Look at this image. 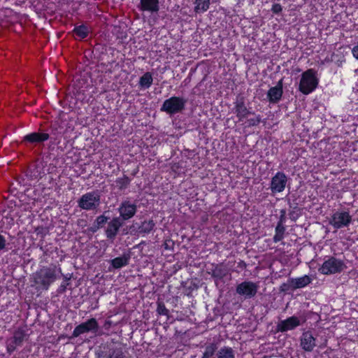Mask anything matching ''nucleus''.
<instances>
[{"mask_svg": "<svg viewBox=\"0 0 358 358\" xmlns=\"http://www.w3.org/2000/svg\"><path fill=\"white\" fill-rule=\"evenodd\" d=\"M62 275L59 267L52 265L48 267H43L34 275V282L43 288L48 289L49 286Z\"/></svg>", "mask_w": 358, "mask_h": 358, "instance_id": "f257e3e1", "label": "nucleus"}, {"mask_svg": "<svg viewBox=\"0 0 358 358\" xmlns=\"http://www.w3.org/2000/svg\"><path fill=\"white\" fill-rule=\"evenodd\" d=\"M319 78L317 72L313 69L304 71L301 76L299 85V90L303 94L308 95L312 93L317 87Z\"/></svg>", "mask_w": 358, "mask_h": 358, "instance_id": "f03ea898", "label": "nucleus"}, {"mask_svg": "<svg viewBox=\"0 0 358 358\" xmlns=\"http://www.w3.org/2000/svg\"><path fill=\"white\" fill-rule=\"evenodd\" d=\"M100 199L98 192H87L78 200V206L85 210H95L100 205Z\"/></svg>", "mask_w": 358, "mask_h": 358, "instance_id": "7ed1b4c3", "label": "nucleus"}, {"mask_svg": "<svg viewBox=\"0 0 358 358\" xmlns=\"http://www.w3.org/2000/svg\"><path fill=\"white\" fill-rule=\"evenodd\" d=\"M352 222V217L348 211L337 210L334 212L330 219L329 224L335 229L348 227Z\"/></svg>", "mask_w": 358, "mask_h": 358, "instance_id": "20e7f679", "label": "nucleus"}, {"mask_svg": "<svg viewBox=\"0 0 358 358\" xmlns=\"http://www.w3.org/2000/svg\"><path fill=\"white\" fill-rule=\"evenodd\" d=\"M345 268V265L342 260L330 257L323 262L319 271L324 275H330L341 273Z\"/></svg>", "mask_w": 358, "mask_h": 358, "instance_id": "39448f33", "label": "nucleus"}, {"mask_svg": "<svg viewBox=\"0 0 358 358\" xmlns=\"http://www.w3.org/2000/svg\"><path fill=\"white\" fill-rule=\"evenodd\" d=\"M185 103L186 101L183 98L172 96L164 101L161 110L170 115L176 114L184 109Z\"/></svg>", "mask_w": 358, "mask_h": 358, "instance_id": "423d86ee", "label": "nucleus"}, {"mask_svg": "<svg viewBox=\"0 0 358 358\" xmlns=\"http://www.w3.org/2000/svg\"><path fill=\"white\" fill-rule=\"evenodd\" d=\"M259 289V285L252 281H243L236 287V293L245 299L255 297Z\"/></svg>", "mask_w": 358, "mask_h": 358, "instance_id": "0eeeda50", "label": "nucleus"}, {"mask_svg": "<svg viewBox=\"0 0 358 358\" xmlns=\"http://www.w3.org/2000/svg\"><path fill=\"white\" fill-rule=\"evenodd\" d=\"M287 183V177L283 172H277L271 178L270 188L273 194L283 192Z\"/></svg>", "mask_w": 358, "mask_h": 358, "instance_id": "6e6552de", "label": "nucleus"}, {"mask_svg": "<svg viewBox=\"0 0 358 358\" xmlns=\"http://www.w3.org/2000/svg\"><path fill=\"white\" fill-rule=\"evenodd\" d=\"M98 327L99 325L96 319L91 318L85 322L77 326L73 331V336L78 337L80 335L89 331H96L98 329Z\"/></svg>", "mask_w": 358, "mask_h": 358, "instance_id": "1a4fd4ad", "label": "nucleus"}, {"mask_svg": "<svg viewBox=\"0 0 358 358\" xmlns=\"http://www.w3.org/2000/svg\"><path fill=\"white\" fill-rule=\"evenodd\" d=\"M25 334L24 330L18 329L15 333L12 338H9L6 341V348L9 353L13 352L15 350L17 346L22 345Z\"/></svg>", "mask_w": 358, "mask_h": 358, "instance_id": "9d476101", "label": "nucleus"}, {"mask_svg": "<svg viewBox=\"0 0 358 358\" xmlns=\"http://www.w3.org/2000/svg\"><path fill=\"white\" fill-rule=\"evenodd\" d=\"M300 345L304 351L312 352L316 346V338L311 331H305L301 336Z\"/></svg>", "mask_w": 358, "mask_h": 358, "instance_id": "9b49d317", "label": "nucleus"}, {"mask_svg": "<svg viewBox=\"0 0 358 358\" xmlns=\"http://www.w3.org/2000/svg\"><path fill=\"white\" fill-rule=\"evenodd\" d=\"M300 324V320L296 316H292L286 320L280 321L277 325V330L280 332H285L295 329Z\"/></svg>", "mask_w": 358, "mask_h": 358, "instance_id": "f8f14e48", "label": "nucleus"}, {"mask_svg": "<svg viewBox=\"0 0 358 358\" xmlns=\"http://www.w3.org/2000/svg\"><path fill=\"white\" fill-rule=\"evenodd\" d=\"M120 217L124 220L131 218L136 213V206L129 201H124L118 208Z\"/></svg>", "mask_w": 358, "mask_h": 358, "instance_id": "ddd939ff", "label": "nucleus"}, {"mask_svg": "<svg viewBox=\"0 0 358 358\" xmlns=\"http://www.w3.org/2000/svg\"><path fill=\"white\" fill-rule=\"evenodd\" d=\"M49 134L43 132H33L24 136L23 141L30 143H42L49 138Z\"/></svg>", "mask_w": 358, "mask_h": 358, "instance_id": "4468645a", "label": "nucleus"}, {"mask_svg": "<svg viewBox=\"0 0 358 358\" xmlns=\"http://www.w3.org/2000/svg\"><path fill=\"white\" fill-rule=\"evenodd\" d=\"M282 95V81L280 80L278 84L269 89L267 93V97L271 103L278 102Z\"/></svg>", "mask_w": 358, "mask_h": 358, "instance_id": "2eb2a0df", "label": "nucleus"}, {"mask_svg": "<svg viewBox=\"0 0 358 358\" xmlns=\"http://www.w3.org/2000/svg\"><path fill=\"white\" fill-rule=\"evenodd\" d=\"M121 226L122 223L119 217H115L109 222L106 230L107 238L110 239L114 238Z\"/></svg>", "mask_w": 358, "mask_h": 358, "instance_id": "dca6fc26", "label": "nucleus"}, {"mask_svg": "<svg viewBox=\"0 0 358 358\" xmlns=\"http://www.w3.org/2000/svg\"><path fill=\"white\" fill-rule=\"evenodd\" d=\"M141 9L151 13L159 10V0H141Z\"/></svg>", "mask_w": 358, "mask_h": 358, "instance_id": "f3484780", "label": "nucleus"}, {"mask_svg": "<svg viewBox=\"0 0 358 358\" xmlns=\"http://www.w3.org/2000/svg\"><path fill=\"white\" fill-rule=\"evenodd\" d=\"M289 282L292 288L297 289L304 287L309 285L311 282V279L309 276L305 275L300 278H292Z\"/></svg>", "mask_w": 358, "mask_h": 358, "instance_id": "a211bd4d", "label": "nucleus"}, {"mask_svg": "<svg viewBox=\"0 0 358 358\" xmlns=\"http://www.w3.org/2000/svg\"><path fill=\"white\" fill-rule=\"evenodd\" d=\"M236 113L239 121H243L252 113L248 110L243 102L237 103L236 105Z\"/></svg>", "mask_w": 358, "mask_h": 358, "instance_id": "6ab92c4d", "label": "nucleus"}, {"mask_svg": "<svg viewBox=\"0 0 358 358\" xmlns=\"http://www.w3.org/2000/svg\"><path fill=\"white\" fill-rule=\"evenodd\" d=\"M217 358H235V351L230 347L221 348L216 353Z\"/></svg>", "mask_w": 358, "mask_h": 358, "instance_id": "aec40b11", "label": "nucleus"}, {"mask_svg": "<svg viewBox=\"0 0 358 358\" xmlns=\"http://www.w3.org/2000/svg\"><path fill=\"white\" fill-rule=\"evenodd\" d=\"M153 78L151 73H145L139 80V86L143 89H148L152 84Z\"/></svg>", "mask_w": 358, "mask_h": 358, "instance_id": "412c9836", "label": "nucleus"}, {"mask_svg": "<svg viewBox=\"0 0 358 358\" xmlns=\"http://www.w3.org/2000/svg\"><path fill=\"white\" fill-rule=\"evenodd\" d=\"M75 34L80 38H84L87 36L89 29L85 25L76 27L73 29Z\"/></svg>", "mask_w": 358, "mask_h": 358, "instance_id": "4be33fe9", "label": "nucleus"}, {"mask_svg": "<svg viewBox=\"0 0 358 358\" xmlns=\"http://www.w3.org/2000/svg\"><path fill=\"white\" fill-rule=\"evenodd\" d=\"M128 264V258L126 257H119L111 261V264L115 268H120Z\"/></svg>", "mask_w": 358, "mask_h": 358, "instance_id": "5701e85b", "label": "nucleus"}, {"mask_svg": "<svg viewBox=\"0 0 358 358\" xmlns=\"http://www.w3.org/2000/svg\"><path fill=\"white\" fill-rule=\"evenodd\" d=\"M285 232V227L280 222L275 227V234L273 237L274 242L277 243L280 241L283 238V234Z\"/></svg>", "mask_w": 358, "mask_h": 358, "instance_id": "b1692460", "label": "nucleus"}, {"mask_svg": "<svg viewBox=\"0 0 358 358\" xmlns=\"http://www.w3.org/2000/svg\"><path fill=\"white\" fill-rule=\"evenodd\" d=\"M106 358H124L122 348L117 347L110 349Z\"/></svg>", "mask_w": 358, "mask_h": 358, "instance_id": "393cba45", "label": "nucleus"}, {"mask_svg": "<svg viewBox=\"0 0 358 358\" xmlns=\"http://www.w3.org/2000/svg\"><path fill=\"white\" fill-rule=\"evenodd\" d=\"M209 0H196L195 10L196 12H204L208 10L209 7Z\"/></svg>", "mask_w": 358, "mask_h": 358, "instance_id": "a878e982", "label": "nucleus"}, {"mask_svg": "<svg viewBox=\"0 0 358 358\" xmlns=\"http://www.w3.org/2000/svg\"><path fill=\"white\" fill-rule=\"evenodd\" d=\"M216 345L215 344H210L205 348V351L203 353L202 358H210L215 352Z\"/></svg>", "mask_w": 358, "mask_h": 358, "instance_id": "bb28decb", "label": "nucleus"}, {"mask_svg": "<svg viewBox=\"0 0 358 358\" xmlns=\"http://www.w3.org/2000/svg\"><path fill=\"white\" fill-rule=\"evenodd\" d=\"M154 227V222L152 220H149L143 222L141 229L142 231L149 233L153 229Z\"/></svg>", "mask_w": 358, "mask_h": 358, "instance_id": "cd10ccee", "label": "nucleus"}, {"mask_svg": "<svg viewBox=\"0 0 358 358\" xmlns=\"http://www.w3.org/2000/svg\"><path fill=\"white\" fill-rule=\"evenodd\" d=\"M108 221V217L105 215H100L96 217L94 222L95 229H99L103 226Z\"/></svg>", "mask_w": 358, "mask_h": 358, "instance_id": "c85d7f7f", "label": "nucleus"}, {"mask_svg": "<svg viewBox=\"0 0 358 358\" xmlns=\"http://www.w3.org/2000/svg\"><path fill=\"white\" fill-rule=\"evenodd\" d=\"M262 120L261 116L257 115L254 117L250 118L247 120L246 124L248 127H253L259 124Z\"/></svg>", "mask_w": 358, "mask_h": 358, "instance_id": "c756f323", "label": "nucleus"}, {"mask_svg": "<svg viewBox=\"0 0 358 358\" xmlns=\"http://www.w3.org/2000/svg\"><path fill=\"white\" fill-rule=\"evenodd\" d=\"M157 312L159 315H166L169 313V310L166 308L164 305L159 304Z\"/></svg>", "mask_w": 358, "mask_h": 358, "instance_id": "7c9ffc66", "label": "nucleus"}, {"mask_svg": "<svg viewBox=\"0 0 358 358\" xmlns=\"http://www.w3.org/2000/svg\"><path fill=\"white\" fill-rule=\"evenodd\" d=\"M271 10L274 13H279L282 11V6L279 3H275L273 5Z\"/></svg>", "mask_w": 358, "mask_h": 358, "instance_id": "2f4dec72", "label": "nucleus"}, {"mask_svg": "<svg viewBox=\"0 0 358 358\" xmlns=\"http://www.w3.org/2000/svg\"><path fill=\"white\" fill-rule=\"evenodd\" d=\"M6 244V241L5 238L3 236L0 235V250H3L5 248Z\"/></svg>", "mask_w": 358, "mask_h": 358, "instance_id": "473e14b6", "label": "nucleus"}, {"mask_svg": "<svg viewBox=\"0 0 358 358\" xmlns=\"http://www.w3.org/2000/svg\"><path fill=\"white\" fill-rule=\"evenodd\" d=\"M352 54L355 59H358V45L352 49Z\"/></svg>", "mask_w": 358, "mask_h": 358, "instance_id": "72a5a7b5", "label": "nucleus"}]
</instances>
